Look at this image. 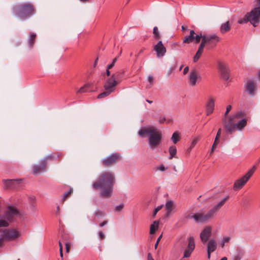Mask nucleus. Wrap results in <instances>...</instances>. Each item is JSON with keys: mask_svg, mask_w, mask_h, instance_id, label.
<instances>
[{"mask_svg": "<svg viewBox=\"0 0 260 260\" xmlns=\"http://www.w3.org/2000/svg\"><path fill=\"white\" fill-rule=\"evenodd\" d=\"M245 112L239 111L229 117L228 121L224 119L223 125L226 132L232 134L236 130L242 131L247 124Z\"/></svg>", "mask_w": 260, "mask_h": 260, "instance_id": "f03ea898", "label": "nucleus"}, {"mask_svg": "<svg viewBox=\"0 0 260 260\" xmlns=\"http://www.w3.org/2000/svg\"><path fill=\"white\" fill-rule=\"evenodd\" d=\"M110 69H108V67H107V69L106 71V74L108 76H109L110 75V72L109 71Z\"/></svg>", "mask_w": 260, "mask_h": 260, "instance_id": "338daca9", "label": "nucleus"}, {"mask_svg": "<svg viewBox=\"0 0 260 260\" xmlns=\"http://www.w3.org/2000/svg\"><path fill=\"white\" fill-rule=\"evenodd\" d=\"M216 247L217 243L215 240L213 239L209 240L207 245V253L208 258H210L211 253L214 251L216 249Z\"/></svg>", "mask_w": 260, "mask_h": 260, "instance_id": "f3484780", "label": "nucleus"}, {"mask_svg": "<svg viewBox=\"0 0 260 260\" xmlns=\"http://www.w3.org/2000/svg\"><path fill=\"white\" fill-rule=\"evenodd\" d=\"M165 120H166V119L165 117H160L158 119V122L160 123H163Z\"/></svg>", "mask_w": 260, "mask_h": 260, "instance_id": "bf43d9fd", "label": "nucleus"}, {"mask_svg": "<svg viewBox=\"0 0 260 260\" xmlns=\"http://www.w3.org/2000/svg\"><path fill=\"white\" fill-rule=\"evenodd\" d=\"M218 69L221 74L222 78L224 80H228L229 79V70L224 63L219 62L218 63Z\"/></svg>", "mask_w": 260, "mask_h": 260, "instance_id": "f8f14e48", "label": "nucleus"}, {"mask_svg": "<svg viewBox=\"0 0 260 260\" xmlns=\"http://www.w3.org/2000/svg\"><path fill=\"white\" fill-rule=\"evenodd\" d=\"M219 139H217V138H215L214 142L212 145L213 148H215L217 147V145L219 144Z\"/></svg>", "mask_w": 260, "mask_h": 260, "instance_id": "37998d69", "label": "nucleus"}, {"mask_svg": "<svg viewBox=\"0 0 260 260\" xmlns=\"http://www.w3.org/2000/svg\"><path fill=\"white\" fill-rule=\"evenodd\" d=\"M199 75L196 70L192 71L189 75V82L192 86H194L196 84V82Z\"/></svg>", "mask_w": 260, "mask_h": 260, "instance_id": "aec40b11", "label": "nucleus"}, {"mask_svg": "<svg viewBox=\"0 0 260 260\" xmlns=\"http://www.w3.org/2000/svg\"><path fill=\"white\" fill-rule=\"evenodd\" d=\"M246 88L248 93L251 95H253L256 89V83L254 81L249 80L246 83Z\"/></svg>", "mask_w": 260, "mask_h": 260, "instance_id": "a211bd4d", "label": "nucleus"}, {"mask_svg": "<svg viewBox=\"0 0 260 260\" xmlns=\"http://www.w3.org/2000/svg\"><path fill=\"white\" fill-rule=\"evenodd\" d=\"M189 71V68L188 67H186L184 69V70H183V74L185 75V74H186Z\"/></svg>", "mask_w": 260, "mask_h": 260, "instance_id": "680f3d73", "label": "nucleus"}, {"mask_svg": "<svg viewBox=\"0 0 260 260\" xmlns=\"http://www.w3.org/2000/svg\"><path fill=\"white\" fill-rule=\"evenodd\" d=\"M123 206H124L123 205H120L119 206H117L115 208V210L116 211L119 212L122 210V209L123 208Z\"/></svg>", "mask_w": 260, "mask_h": 260, "instance_id": "de8ad7c7", "label": "nucleus"}, {"mask_svg": "<svg viewBox=\"0 0 260 260\" xmlns=\"http://www.w3.org/2000/svg\"><path fill=\"white\" fill-rule=\"evenodd\" d=\"M119 77V73H117L113 74L110 78L108 79L104 86L105 91L100 94L98 96V98L101 99L106 97L113 92L115 90V87L118 84L116 79H118Z\"/></svg>", "mask_w": 260, "mask_h": 260, "instance_id": "39448f33", "label": "nucleus"}, {"mask_svg": "<svg viewBox=\"0 0 260 260\" xmlns=\"http://www.w3.org/2000/svg\"><path fill=\"white\" fill-rule=\"evenodd\" d=\"M206 106L207 115H209L213 112L215 106V100L212 98L209 99Z\"/></svg>", "mask_w": 260, "mask_h": 260, "instance_id": "6ab92c4d", "label": "nucleus"}, {"mask_svg": "<svg viewBox=\"0 0 260 260\" xmlns=\"http://www.w3.org/2000/svg\"><path fill=\"white\" fill-rule=\"evenodd\" d=\"M115 182L114 173L111 171H105L100 175L92 186L94 189L101 190L100 194L102 197L109 198L112 195Z\"/></svg>", "mask_w": 260, "mask_h": 260, "instance_id": "f257e3e1", "label": "nucleus"}, {"mask_svg": "<svg viewBox=\"0 0 260 260\" xmlns=\"http://www.w3.org/2000/svg\"><path fill=\"white\" fill-rule=\"evenodd\" d=\"M205 38L208 42V44L217 43L220 41V38L215 35L205 36Z\"/></svg>", "mask_w": 260, "mask_h": 260, "instance_id": "4be33fe9", "label": "nucleus"}, {"mask_svg": "<svg viewBox=\"0 0 260 260\" xmlns=\"http://www.w3.org/2000/svg\"><path fill=\"white\" fill-rule=\"evenodd\" d=\"M229 196L224 197L221 201L210 209L206 214L197 213L187 218H192L197 222H205L212 218L215 213L217 212L229 200Z\"/></svg>", "mask_w": 260, "mask_h": 260, "instance_id": "20e7f679", "label": "nucleus"}, {"mask_svg": "<svg viewBox=\"0 0 260 260\" xmlns=\"http://www.w3.org/2000/svg\"><path fill=\"white\" fill-rule=\"evenodd\" d=\"M19 212L16 208L10 206L6 212L4 218L9 221H13L15 217L18 214Z\"/></svg>", "mask_w": 260, "mask_h": 260, "instance_id": "9b49d317", "label": "nucleus"}, {"mask_svg": "<svg viewBox=\"0 0 260 260\" xmlns=\"http://www.w3.org/2000/svg\"><path fill=\"white\" fill-rule=\"evenodd\" d=\"M211 235V228L210 226L206 227L200 234V238L203 244L206 243Z\"/></svg>", "mask_w": 260, "mask_h": 260, "instance_id": "4468645a", "label": "nucleus"}, {"mask_svg": "<svg viewBox=\"0 0 260 260\" xmlns=\"http://www.w3.org/2000/svg\"><path fill=\"white\" fill-rule=\"evenodd\" d=\"M158 169L161 171H164L166 170V168L164 165H161L158 168Z\"/></svg>", "mask_w": 260, "mask_h": 260, "instance_id": "13d9d810", "label": "nucleus"}, {"mask_svg": "<svg viewBox=\"0 0 260 260\" xmlns=\"http://www.w3.org/2000/svg\"><path fill=\"white\" fill-rule=\"evenodd\" d=\"M4 188L5 189H12L16 187L21 182L20 180L7 179L3 180Z\"/></svg>", "mask_w": 260, "mask_h": 260, "instance_id": "ddd939ff", "label": "nucleus"}, {"mask_svg": "<svg viewBox=\"0 0 260 260\" xmlns=\"http://www.w3.org/2000/svg\"><path fill=\"white\" fill-rule=\"evenodd\" d=\"M95 215L97 217H102L105 215V213L102 211L98 210L95 212Z\"/></svg>", "mask_w": 260, "mask_h": 260, "instance_id": "4c0bfd02", "label": "nucleus"}, {"mask_svg": "<svg viewBox=\"0 0 260 260\" xmlns=\"http://www.w3.org/2000/svg\"><path fill=\"white\" fill-rule=\"evenodd\" d=\"M5 240V239L4 238V237L2 236V237L0 238V247L3 245V243Z\"/></svg>", "mask_w": 260, "mask_h": 260, "instance_id": "052dcab7", "label": "nucleus"}, {"mask_svg": "<svg viewBox=\"0 0 260 260\" xmlns=\"http://www.w3.org/2000/svg\"><path fill=\"white\" fill-rule=\"evenodd\" d=\"M46 167L45 160H41L39 164L33 167L34 174H38L44 171Z\"/></svg>", "mask_w": 260, "mask_h": 260, "instance_id": "dca6fc26", "label": "nucleus"}, {"mask_svg": "<svg viewBox=\"0 0 260 260\" xmlns=\"http://www.w3.org/2000/svg\"><path fill=\"white\" fill-rule=\"evenodd\" d=\"M153 33L156 39H159L160 38V35L158 32V28L156 26L153 28Z\"/></svg>", "mask_w": 260, "mask_h": 260, "instance_id": "473e14b6", "label": "nucleus"}, {"mask_svg": "<svg viewBox=\"0 0 260 260\" xmlns=\"http://www.w3.org/2000/svg\"><path fill=\"white\" fill-rule=\"evenodd\" d=\"M221 128H219L218 130V132L217 133L215 138H217V139H219L220 135H221Z\"/></svg>", "mask_w": 260, "mask_h": 260, "instance_id": "864d4df0", "label": "nucleus"}, {"mask_svg": "<svg viewBox=\"0 0 260 260\" xmlns=\"http://www.w3.org/2000/svg\"><path fill=\"white\" fill-rule=\"evenodd\" d=\"M177 152L176 148L174 146H172L169 148V153L170 154V159H172L173 157H175Z\"/></svg>", "mask_w": 260, "mask_h": 260, "instance_id": "c85d7f7f", "label": "nucleus"}, {"mask_svg": "<svg viewBox=\"0 0 260 260\" xmlns=\"http://www.w3.org/2000/svg\"><path fill=\"white\" fill-rule=\"evenodd\" d=\"M257 1V7H260V0H256Z\"/></svg>", "mask_w": 260, "mask_h": 260, "instance_id": "774afa93", "label": "nucleus"}, {"mask_svg": "<svg viewBox=\"0 0 260 260\" xmlns=\"http://www.w3.org/2000/svg\"><path fill=\"white\" fill-rule=\"evenodd\" d=\"M147 260H154L150 253H148L147 256Z\"/></svg>", "mask_w": 260, "mask_h": 260, "instance_id": "0e129e2a", "label": "nucleus"}, {"mask_svg": "<svg viewBox=\"0 0 260 260\" xmlns=\"http://www.w3.org/2000/svg\"><path fill=\"white\" fill-rule=\"evenodd\" d=\"M255 170L256 167L254 166L243 177L236 180L233 185V189L235 191H238L241 189L253 174Z\"/></svg>", "mask_w": 260, "mask_h": 260, "instance_id": "0eeeda50", "label": "nucleus"}, {"mask_svg": "<svg viewBox=\"0 0 260 260\" xmlns=\"http://www.w3.org/2000/svg\"><path fill=\"white\" fill-rule=\"evenodd\" d=\"M72 192V189H70L68 191L66 192L63 195L62 202L63 203L67 199H68L71 196Z\"/></svg>", "mask_w": 260, "mask_h": 260, "instance_id": "c756f323", "label": "nucleus"}, {"mask_svg": "<svg viewBox=\"0 0 260 260\" xmlns=\"http://www.w3.org/2000/svg\"><path fill=\"white\" fill-rule=\"evenodd\" d=\"M203 38V36H202L201 34L200 35H198L194 32V40H195L196 43H199Z\"/></svg>", "mask_w": 260, "mask_h": 260, "instance_id": "72a5a7b5", "label": "nucleus"}, {"mask_svg": "<svg viewBox=\"0 0 260 260\" xmlns=\"http://www.w3.org/2000/svg\"><path fill=\"white\" fill-rule=\"evenodd\" d=\"M248 21H249V20L248 19V17L246 15L244 18L239 20L238 22L239 24H243V23H246Z\"/></svg>", "mask_w": 260, "mask_h": 260, "instance_id": "e433bc0d", "label": "nucleus"}, {"mask_svg": "<svg viewBox=\"0 0 260 260\" xmlns=\"http://www.w3.org/2000/svg\"><path fill=\"white\" fill-rule=\"evenodd\" d=\"M231 237H225L223 238L222 241L220 243V245L222 248H223L225 245V243H227L230 242L231 240Z\"/></svg>", "mask_w": 260, "mask_h": 260, "instance_id": "2f4dec72", "label": "nucleus"}, {"mask_svg": "<svg viewBox=\"0 0 260 260\" xmlns=\"http://www.w3.org/2000/svg\"><path fill=\"white\" fill-rule=\"evenodd\" d=\"M108 222V220H105L104 221H103V222H102V223H101L100 224V226L101 227H103V226H104L105 225H106V224H107Z\"/></svg>", "mask_w": 260, "mask_h": 260, "instance_id": "e2e57ef3", "label": "nucleus"}, {"mask_svg": "<svg viewBox=\"0 0 260 260\" xmlns=\"http://www.w3.org/2000/svg\"><path fill=\"white\" fill-rule=\"evenodd\" d=\"M171 140L174 144H176L178 141H180V137L179 136V133L177 132H175L173 133L171 137Z\"/></svg>", "mask_w": 260, "mask_h": 260, "instance_id": "cd10ccee", "label": "nucleus"}, {"mask_svg": "<svg viewBox=\"0 0 260 260\" xmlns=\"http://www.w3.org/2000/svg\"><path fill=\"white\" fill-rule=\"evenodd\" d=\"M36 35L35 33H31L30 34V37L29 39V44L30 46H32L34 45L35 43V41L36 39Z\"/></svg>", "mask_w": 260, "mask_h": 260, "instance_id": "7c9ffc66", "label": "nucleus"}, {"mask_svg": "<svg viewBox=\"0 0 260 260\" xmlns=\"http://www.w3.org/2000/svg\"><path fill=\"white\" fill-rule=\"evenodd\" d=\"M231 109H232V106L231 105H229V106H227L226 109V111H225V112L224 113V116H226L228 114L229 112L231 110Z\"/></svg>", "mask_w": 260, "mask_h": 260, "instance_id": "49530a36", "label": "nucleus"}, {"mask_svg": "<svg viewBox=\"0 0 260 260\" xmlns=\"http://www.w3.org/2000/svg\"><path fill=\"white\" fill-rule=\"evenodd\" d=\"M163 207V205H160V206H158L157 208H156L154 210V212H153V216L154 217L156 214H157V213L161 209V208H162Z\"/></svg>", "mask_w": 260, "mask_h": 260, "instance_id": "58836bf2", "label": "nucleus"}, {"mask_svg": "<svg viewBox=\"0 0 260 260\" xmlns=\"http://www.w3.org/2000/svg\"><path fill=\"white\" fill-rule=\"evenodd\" d=\"M92 86V84L91 83H88L83 87H81L80 89L78 91V93H82L84 92H88L90 88Z\"/></svg>", "mask_w": 260, "mask_h": 260, "instance_id": "bb28decb", "label": "nucleus"}, {"mask_svg": "<svg viewBox=\"0 0 260 260\" xmlns=\"http://www.w3.org/2000/svg\"><path fill=\"white\" fill-rule=\"evenodd\" d=\"M53 158V156L51 155H48L46 157H45L43 159H42L41 160H45L46 163L47 164V161L49 159H52Z\"/></svg>", "mask_w": 260, "mask_h": 260, "instance_id": "a18cd8bd", "label": "nucleus"}, {"mask_svg": "<svg viewBox=\"0 0 260 260\" xmlns=\"http://www.w3.org/2000/svg\"><path fill=\"white\" fill-rule=\"evenodd\" d=\"M195 248V243L194 238L192 237H190L188 239V244L185 250L192 253Z\"/></svg>", "mask_w": 260, "mask_h": 260, "instance_id": "412c9836", "label": "nucleus"}, {"mask_svg": "<svg viewBox=\"0 0 260 260\" xmlns=\"http://www.w3.org/2000/svg\"><path fill=\"white\" fill-rule=\"evenodd\" d=\"M165 208L167 210V215L169 216L174 208L173 202L171 200L168 201L166 204Z\"/></svg>", "mask_w": 260, "mask_h": 260, "instance_id": "393cba45", "label": "nucleus"}, {"mask_svg": "<svg viewBox=\"0 0 260 260\" xmlns=\"http://www.w3.org/2000/svg\"><path fill=\"white\" fill-rule=\"evenodd\" d=\"M154 49L156 52L158 57L163 56L166 52V49L161 41H159L157 44L154 46Z\"/></svg>", "mask_w": 260, "mask_h": 260, "instance_id": "2eb2a0df", "label": "nucleus"}, {"mask_svg": "<svg viewBox=\"0 0 260 260\" xmlns=\"http://www.w3.org/2000/svg\"><path fill=\"white\" fill-rule=\"evenodd\" d=\"M159 226V221L155 220L152 224L150 225V234H154L156 230L158 229Z\"/></svg>", "mask_w": 260, "mask_h": 260, "instance_id": "a878e982", "label": "nucleus"}, {"mask_svg": "<svg viewBox=\"0 0 260 260\" xmlns=\"http://www.w3.org/2000/svg\"><path fill=\"white\" fill-rule=\"evenodd\" d=\"M201 54H199V53L197 52L196 55H194L193 57V61L194 62H196L198 61V60L199 59L200 57L201 56Z\"/></svg>", "mask_w": 260, "mask_h": 260, "instance_id": "79ce46f5", "label": "nucleus"}, {"mask_svg": "<svg viewBox=\"0 0 260 260\" xmlns=\"http://www.w3.org/2000/svg\"><path fill=\"white\" fill-rule=\"evenodd\" d=\"M99 235L100 238L101 240H103L105 238V236L103 232H100L99 233Z\"/></svg>", "mask_w": 260, "mask_h": 260, "instance_id": "3c124183", "label": "nucleus"}, {"mask_svg": "<svg viewBox=\"0 0 260 260\" xmlns=\"http://www.w3.org/2000/svg\"><path fill=\"white\" fill-rule=\"evenodd\" d=\"M194 31L193 30H190L189 35L184 37L183 41V43L189 44L192 42L194 41Z\"/></svg>", "mask_w": 260, "mask_h": 260, "instance_id": "5701e85b", "label": "nucleus"}, {"mask_svg": "<svg viewBox=\"0 0 260 260\" xmlns=\"http://www.w3.org/2000/svg\"><path fill=\"white\" fill-rule=\"evenodd\" d=\"M65 245H66V252L67 253H69L70 252L71 245L69 243L67 242V243H66Z\"/></svg>", "mask_w": 260, "mask_h": 260, "instance_id": "8fccbe9b", "label": "nucleus"}, {"mask_svg": "<svg viewBox=\"0 0 260 260\" xmlns=\"http://www.w3.org/2000/svg\"><path fill=\"white\" fill-rule=\"evenodd\" d=\"M241 257V254L240 251L238 252V254L235 256V260H240Z\"/></svg>", "mask_w": 260, "mask_h": 260, "instance_id": "5fc2aeb1", "label": "nucleus"}, {"mask_svg": "<svg viewBox=\"0 0 260 260\" xmlns=\"http://www.w3.org/2000/svg\"><path fill=\"white\" fill-rule=\"evenodd\" d=\"M29 200L31 204H33L35 200V198L34 196L29 197Z\"/></svg>", "mask_w": 260, "mask_h": 260, "instance_id": "4d7b16f0", "label": "nucleus"}, {"mask_svg": "<svg viewBox=\"0 0 260 260\" xmlns=\"http://www.w3.org/2000/svg\"><path fill=\"white\" fill-rule=\"evenodd\" d=\"M6 219H0V227H6L9 225L8 222Z\"/></svg>", "mask_w": 260, "mask_h": 260, "instance_id": "f704fd0d", "label": "nucleus"}, {"mask_svg": "<svg viewBox=\"0 0 260 260\" xmlns=\"http://www.w3.org/2000/svg\"><path fill=\"white\" fill-rule=\"evenodd\" d=\"M203 50H204V48H202V47L199 46L197 52L199 53V54H202L203 52Z\"/></svg>", "mask_w": 260, "mask_h": 260, "instance_id": "6e6d98bb", "label": "nucleus"}, {"mask_svg": "<svg viewBox=\"0 0 260 260\" xmlns=\"http://www.w3.org/2000/svg\"><path fill=\"white\" fill-rule=\"evenodd\" d=\"M206 44H208V42L205 38V36H203V38L202 39V42L200 45V47H201L204 48L205 45Z\"/></svg>", "mask_w": 260, "mask_h": 260, "instance_id": "c9c22d12", "label": "nucleus"}, {"mask_svg": "<svg viewBox=\"0 0 260 260\" xmlns=\"http://www.w3.org/2000/svg\"><path fill=\"white\" fill-rule=\"evenodd\" d=\"M162 235H161L157 239V241L156 242V243L155 244V246H154V247H155V249H156L157 248V247L158 246V244L159 243V241L160 240L161 238H162Z\"/></svg>", "mask_w": 260, "mask_h": 260, "instance_id": "603ef678", "label": "nucleus"}, {"mask_svg": "<svg viewBox=\"0 0 260 260\" xmlns=\"http://www.w3.org/2000/svg\"><path fill=\"white\" fill-rule=\"evenodd\" d=\"M198 141H199L198 138H196L192 141L191 146H190V149H192L196 145V144L197 143Z\"/></svg>", "mask_w": 260, "mask_h": 260, "instance_id": "c03bdc74", "label": "nucleus"}, {"mask_svg": "<svg viewBox=\"0 0 260 260\" xmlns=\"http://www.w3.org/2000/svg\"><path fill=\"white\" fill-rule=\"evenodd\" d=\"M139 135L142 137L146 136L149 137L148 142L152 150L158 147L161 143L162 136L161 131L155 126L142 127L139 131Z\"/></svg>", "mask_w": 260, "mask_h": 260, "instance_id": "7ed1b4c3", "label": "nucleus"}, {"mask_svg": "<svg viewBox=\"0 0 260 260\" xmlns=\"http://www.w3.org/2000/svg\"><path fill=\"white\" fill-rule=\"evenodd\" d=\"M59 250H63V248H62V245L61 244V243L59 241Z\"/></svg>", "mask_w": 260, "mask_h": 260, "instance_id": "69168bd1", "label": "nucleus"}, {"mask_svg": "<svg viewBox=\"0 0 260 260\" xmlns=\"http://www.w3.org/2000/svg\"><path fill=\"white\" fill-rule=\"evenodd\" d=\"M13 10L18 17L26 18L34 14V8L31 4L25 3L16 6L14 7Z\"/></svg>", "mask_w": 260, "mask_h": 260, "instance_id": "423d86ee", "label": "nucleus"}, {"mask_svg": "<svg viewBox=\"0 0 260 260\" xmlns=\"http://www.w3.org/2000/svg\"><path fill=\"white\" fill-rule=\"evenodd\" d=\"M20 235V232L14 229H6L3 231V236L7 241L14 240Z\"/></svg>", "mask_w": 260, "mask_h": 260, "instance_id": "1a4fd4ad", "label": "nucleus"}, {"mask_svg": "<svg viewBox=\"0 0 260 260\" xmlns=\"http://www.w3.org/2000/svg\"><path fill=\"white\" fill-rule=\"evenodd\" d=\"M231 25L229 21L223 23L220 27V31L221 34H224L231 29Z\"/></svg>", "mask_w": 260, "mask_h": 260, "instance_id": "b1692460", "label": "nucleus"}, {"mask_svg": "<svg viewBox=\"0 0 260 260\" xmlns=\"http://www.w3.org/2000/svg\"><path fill=\"white\" fill-rule=\"evenodd\" d=\"M117 57L114 58L112 62L108 66V69H112L114 66V64H115V62L117 61Z\"/></svg>", "mask_w": 260, "mask_h": 260, "instance_id": "a19ab883", "label": "nucleus"}, {"mask_svg": "<svg viewBox=\"0 0 260 260\" xmlns=\"http://www.w3.org/2000/svg\"><path fill=\"white\" fill-rule=\"evenodd\" d=\"M191 255V253L185 250L184 252L183 257L187 258L189 257Z\"/></svg>", "mask_w": 260, "mask_h": 260, "instance_id": "09e8293b", "label": "nucleus"}, {"mask_svg": "<svg viewBox=\"0 0 260 260\" xmlns=\"http://www.w3.org/2000/svg\"><path fill=\"white\" fill-rule=\"evenodd\" d=\"M153 77L151 76H149L148 77V81L149 82V83H150V85H147V88H150L151 87V85H152L153 84Z\"/></svg>", "mask_w": 260, "mask_h": 260, "instance_id": "ea45409f", "label": "nucleus"}, {"mask_svg": "<svg viewBox=\"0 0 260 260\" xmlns=\"http://www.w3.org/2000/svg\"><path fill=\"white\" fill-rule=\"evenodd\" d=\"M120 160V155L118 153H114L105 158L102 161V164L105 167H110Z\"/></svg>", "mask_w": 260, "mask_h": 260, "instance_id": "9d476101", "label": "nucleus"}, {"mask_svg": "<svg viewBox=\"0 0 260 260\" xmlns=\"http://www.w3.org/2000/svg\"><path fill=\"white\" fill-rule=\"evenodd\" d=\"M247 16L249 21L255 27L259 21L260 7H256L250 13H247Z\"/></svg>", "mask_w": 260, "mask_h": 260, "instance_id": "6e6552de", "label": "nucleus"}]
</instances>
